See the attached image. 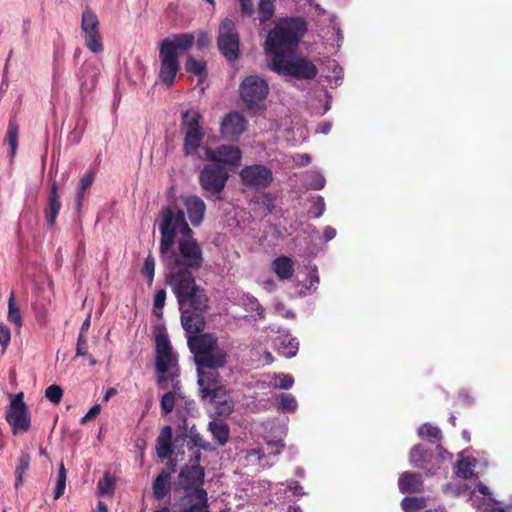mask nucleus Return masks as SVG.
<instances>
[{"instance_id":"2f4dec72","label":"nucleus","mask_w":512,"mask_h":512,"mask_svg":"<svg viewBox=\"0 0 512 512\" xmlns=\"http://www.w3.org/2000/svg\"><path fill=\"white\" fill-rule=\"evenodd\" d=\"M61 207L62 203L60 200V196L58 194V184L56 181H53L51 184L48 202L45 209V219L48 226L52 227L55 224L56 218L59 214Z\"/></svg>"},{"instance_id":"6ab92c4d","label":"nucleus","mask_w":512,"mask_h":512,"mask_svg":"<svg viewBox=\"0 0 512 512\" xmlns=\"http://www.w3.org/2000/svg\"><path fill=\"white\" fill-rule=\"evenodd\" d=\"M179 310H196L206 311L209 308L208 296L204 289L198 285L191 291L187 292L183 298L177 299Z\"/></svg>"},{"instance_id":"f257e3e1","label":"nucleus","mask_w":512,"mask_h":512,"mask_svg":"<svg viewBox=\"0 0 512 512\" xmlns=\"http://www.w3.org/2000/svg\"><path fill=\"white\" fill-rule=\"evenodd\" d=\"M307 31V25L302 18H286L279 21L269 31L265 41V50L270 61H277L295 52V49Z\"/></svg>"},{"instance_id":"a211bd4d","label":"nucleus","mask_w":512,"mask_h":512,"mask_svg":"<svg viewBox=\"0 0 512 512\" xmlns=\"http://www.w3.org/2000/svg\"><path fill=\"white\" fill-rule=\"evenodd\" d=\"M204 468L199 464L184 466L178 476V485L186 492L194 489H202L200 486L204 481Z\"/></svg>"},{"instance_id":"49530a36","label":"nucleus","mask_w":512,"mask_h":512,"mask_svg":"<svg viewBox=\"0 0 512 512\" xmlns=\"http://www.w3.org/2000/svg\"><path fill=\"white\" fill-rule=\"evenodd\" d=\"M8 320L17 328L22 326V316L20 309L16 305L14 292H11L8 300Z\"/></svg>"},{"instance_id":"2eb2a0df","label":"nucleus","mask_w":512,"mask_h":512,"mask_svg":"<svg viewBox=\"0 0 512 512\" xmlns=\"http://www.w3.org/2000/svg\"><path fill=\"white\" fill-rule=\"evenodd\" d=\"M173 512H210L208 494L205 489H194L180 499L178 508Z\"/></svg>"},{"instance_id":"8fccbe9b","label":"nucleus","mask_w":512,"mask_h":512,"mask_svg":"<svg viewBox=\"0 0 512 512\" xmlns=\"http://www.w3.org/2000/svg\"><path fill=\"white\" fill-rule=\"evenodd\" d=\"M115 481L106 473L103 479L98 481L97 490L100 495H112L114 493Z\"/></svg>"},{"instance_id":"b1692460","label":"nucleus","mask_w":512,"mask_h":512,"mask_svg":"<svg viewBox=\"0 0 512 512\" xmlns=\"http://www.w3.org/2000/svg\"><path fill=\"white\" fill-rule=\"evenodd\" d=\"M99 74V66L95 63L86 61L80 67L76 76L80 83V92L82 95L90 93L96 87Z\"/></svg>"},{"instance_id":"393cba45","label":"nucleus","mask_w":512,"mask_h":512,"mask_svg":"<svg viewBox=\"0 0 512 512\" xmlns=\"http://www.w3.org/2000/svg\"><path fill=\"white\" fill-rule=\"evenodd\" d=\"M180 373L172 372L171 374V390H168L160 401L161 409L164 414L173 411L177 398H183L182 385L179 379Z\"/></svg>"},{"instance_id":"338daca9","label":"nucleus","mask_w":512,"mask_h":512,"mask_svg":"<svg viewBox=\"0 0 512 512\" xmlns=\"http://www.w3.org/2000/svg\"><path fill=\"white\" fill-rule=\"evenodd\" d=\"M443 492L447 495L459 496L462 494L463 489L459 485L448 483L444 486Z\"/></svg>"},{"instance_id":"6e6552de","label":"nucleus","mask_w":512,"mask_h":512,"mask_svg":"<svg viewBox=\"0 0 512 512\" xmlns=\"http://www.w3.org/2000/svg\"><path fill=\"white\" fill-rule=\"evenodd\" d=\"M23 397L22 392L16 394L5 413L6 421L14 435L27 432L31 425L30 414Z\"/></svg>"},{"instance_id":"5fc2aeb1","label":"nucleus","mask_w":512,"mask_h":512,"mask_svg":"<svg viewBox=\"0 0 512 512\" xmlns=\"http://www.w3.org/2000/svg\"><path fill=\"white\" fill-rule=\"evenodd\" d=\"M306 183L310 189L320 190L325 185V178L318 172H312L308 175Z\"/></svg>"},{"instance_id":"4c0bfd02","label":"nucleus","mask_w":512,"mask_h":512,"mask_svg":"<svg viewBox=\"0 0 512 512\" xmlns=\"http://www.w3.org/2000/svg\"><path fill=\"white\" fill-rule=\"evenodd\" d=\"M95 179V173L92 170H88L83 177L80 179L79 187L76 194V211L80 212L84 199H85V192L87 189L91 187Z\"/></svg>"},{"instance_id":"864d4df0","label":"nucleus","mask_w":512,"mask_h":512,"mask_svg":"<svg viewBox=\"0 0 512 512\" xmlns=\"http://www.w3.org/2000/svg\"><path fill=\"white\" fill-rule=\"evenodd\" d=\"M62 396L63 390L59 385H50L45 390V397L54 404H58L61 401Z\"/></svg>"},{"instance_id":"ddd939ff","label":"nucleus","mask_w":512,"mask_h":512,"mask_svg":"<svg viewBox=\"0 0 512 512\" xmlns=\"http://www.w3.org/2000/svg\"><path fill=\"white\" fill-rule=\"evenodd\" d=\"M243 184L247 187L266 188L273 181L272 171L264 165L246 166L240 171Z\"/></svg>"},{"instance_id":"bb28decb","label":"nucleus","mask_w":512,"mask_h":512,"mask_svg":"<svg viewBox=\"0 0 512 512\" xmlns=\"http://www.w3.org/2000/svg\"><path fill=\"white\" fill-rule=\"evenodd\" d=\"M207 399L214 414L218 416H228L234 410V402L225 388L209 394Z\"/></svg>"},{"instance_id":"412c9836","label":"nucleus","mask_w":512,"mask_h":512,"mask_svg":"<svg viewBox=\"0 0 512 512\" xmlns=\"http://www.w3.org/2000/svg\"><path fill=\"white\" fill-rule=\"evenodd\" d=\"M181 199L191 225L194 227L200 226L206 213L204 200L197 195H186L182 196Z\"/></svg>"},{"instance_id":"9b49d317","label":"nucleus","mask_w":512,"mask_h":512,"mask_svg":"<svg viewBox=\"0 0 512 512\" xmlns=\"http://www.w3.org/2000/svg\"><path fill=\"white\" fill-rule=\"evenodd\" d=\"M81 31L85 45L91 52L100 53L103 51V42L99 32L97 15L88 8L82 13Z\"/></svg>"},{"instance_id":"c03bdc74","label":"nucleus","mask_w":512,"mask_h":512,"mask_svg":"<svg viewBox=\"0 0 512 512\" xmlns=\"http://www.w3.org/2000/svg\"><path fill=\"white\" fill-rule=\"evenodd\" d=\"M193 447H198L205 451L213 450L212 445L209 442H207L205 439H203L201 434L194 427H192L190 429L189 441H188V448L191 450Z\"/></svg>"},{"instance_id":"7ed1b4c3","label":"nucleus","mask_w":512,"mask_h":512,"mask_svg":"<svg viewBox=\"0 0 512 512\" xmlns=\"http://www.w3.org/2000/svg\"><path fill=\"white\" fill-rule=\"evenodd\" d=\"M156 225L160 232L159 251L165 253L175 245L176 237H184L187 234H194L188 225L185 213L182 209H174L171 206H163L156 218Z\"/></svg>"},{"instance_id":"58836bf2","label":"nucleus","mask_w":512,"mask_h":512,"mask_svg":"<svg viewBox=\"0 0 512 512\" xmlns=\"http://www.w3.org/2000/svg\"><path fill=\"white\" fill-rule=\"evenodd\" d=\"M476 465L474 458H465L459 460L454 466L455 474L462 479H470L474 475L473 469Z\"/></svg>"},{"instance_id":"09e8293b","label":"nucleus","mask_w":512,"mask_h":512,"mask_svg":"<svg viewBox=\"0 0 512 512\" xmlns=\"http://www.w3.org/2000/svg\"><path fill=\"white\" fill-rule=\"evenodd\" d=\"M274 14V3L272 0H260L258 4V17L264 23Z\"/></svg>"},{"instance_id":"1a4fd4ad","label":"nucleus","mask_w":512,"mask_h":512,"mask_svg":"<svg viewBox=\"0 0 512 512\" xmlns=\"http://www.w3.org/2000/svg\"><path fill=\"white\" fill-rule=\"evenodd\" d=\"M240 97L252 108L263 102L269 93L268 83L257 75L247 76L239 86Z\"/></svg>"},{"instance_id":"c9c22d12","label":"nucleus","mask_w":512,"mask_h":512,"mask_svg":"<svg viewBox=\"0 0 512 512\" xmlns=\"http://www.w3.org/2000/svg\"><path fill=\"white\" fill-rule=\"evenodd\" d=\"M271 268L280 280H288L294 273V263L292 259L284 255L277 257L272 262Z\"/></svg>"},{"instance_id":"37998d69","label":"nucleus","mask_w":512,"mask_h":512,"mask_svg":"<svg viewBox=\"0 0 512 512\" xmlns=\"http://www.w3.org/2000/svg\"><path fill=\"white\" fill-rule=\"evenodd\" d=\"M30 455L24 451L21 452L19 457V463L15 470L16 480L15 486L18 488L23 482V476L28 471L30 466Z\"/></svg>"},{"instance_id":"c85d7f7f","label":"nucleus","mask_w":512,"mask_h":512,"mask_svg":"<svg viewBox=\"0 0 512 512\" xmlns=\"http://www.w3.org/2000/svg\"><path fill=\"white\" fill-rule=\"evenodd\" d=\"M227 356V351L224 348L217 346L212 349L211 352L200 356L199 359L195 361V364L197 368L218 369L225 366Z\"/></svg>"},{"instance_id":"3c124183","label":"nucleus","mask_w":512,"mask_h":512,"mask_svg":"<svg viewBox=\"0 0 512 512\" xmlns=\"http://www.w3.org/2000/svg\"><path fill=\"white\" fill-rule=\"evenodd\" d=\"M66 487V470L64 464L61 463L57 476V483L54 489V499H59L65 491Z\"/></svg>"},{"instance_id":"f8f14e48","label":"nucleus","mask_w":512,"mask_h":512,"mask_svg":"<svg viewBox=\"0 0 512 512\" xmlns=\"http://www.w3.org/2000/svg\"><path fill=\"white\" fill-rule=\"evenodd\" d=\"M160 70L158 78L165 85L171 87L180 68L179 56L175 55L168 44L159 48Z\"/></svg>"},{"instance_id":"680f3d73","label":"nucleus","mask_w":512,"mask_h":512,"mask_svg":"<svg viewBox=\"0 0 512 512\" xmlns=\"http://www.w3.org/2000/svg\"><path fill=\"white\" fill-rule=\"evenodd\" d=\"M18 129L15 125L10 124L8 129V142L11 147V153L14 154L17 148Z\"/></svg>"},{"instance_id":"052dcab7","label":"nucleus","mask_w":512,"mask_h":512,"mask_svg":"<svg viewBox=\"0 0 512 512\" xmlns=\"http://www.w3.org/2000/svg\"><path fill=\"white\" fill-rule=\"evenodd\" d=\"M157 385L161 390H168L171 388V371L157 372Z\"/></svg>"},{"instance_id":"473e14b6","label":"nucleus","mask_w":512,"mask_h":512,"mask_svg":"<svg viewBox=\"0 0 512 512\" xmlns=\"http://www.w3.org/2000/svg\"><path fill=\"white\" fill-rule=\"evenodd\" d=\"M398 487L401 493H420L423 491V480L421 474L414 472H403L398 479Z\"/></svg>"},{"instance_id":"0e129e2a","label":"nucleus","mask_w":512,"mask_h":512,"mask_svg":"<svg viewBox=\"0 0 512 512\" xmlns=\"http://www.w3.org/2000/svg\"><path fill=\"white\" fill-rule=\"evenodd\" d=\"M312 211L314 213L315 218H319L323 215L325 211V203L324 199L321 196H318L312 206Z\"/></svg>"},{"instance_id":"f03ea898","label":"nucleus","mask_w":512,"mask_h":512,"mask_svg":"<svg viewBox=\"0 0 512 512\" xmlns=\"http://www.w3.org/2000/svg\"><path fill=\"white\" fill-rule=\"evenodd\" d=\"M160 256L170 270H198L204 262L203 250L194 238V234L179 237L175 241V245L165 253H160Z\"/></svg>"},{"instance_id":"9d476101","label":"nucleus","mask_w":512,"mask_h":512,"mask_svg":"<svg viewBox=\"0 0 512 512\" xmlns=\"http://www.w3.org/2000/svg\"><path fill=\"white\" fill-rule=\"evenodd\" d=\"M156 342V372H179L177 358L172 352V346L165 331L159 329L155 335Z\"/></svg>"},{"instance_id":"aec40b11","label":"nucleus","mask_w":512,"mask_h":512,"mask_svg":"<svg viewBox=\"0 0 512 512\" xmlns=\"http://www.w3.org/2000/svg\"><path fill=\"white\" fill-rule=\"evenodd\" d=\"M198 385L202 399H207L209 394L224 389L220 384V377L217 369L197 368Z\"/></svg>"},{"instance_id":"bf43d9fd","label":"nucleus","mask_w":512,"mask_h":512,"mask_svg":"<svg viewBox=\"0 0 512 512\" xmlns=\"http://www.w3.org/2000/svg\"><path fill=\"white\" fill-rule=\"evenodd\" d=\"M11 340L10 329L3 323H0V345L4 353Z\"/></svg>"},{"instance_id":"20e7f679","label":"nucleus","mask_w":512,"mask_h":512,"mask_svg":"<svg viewBox=\"0 0 512 512\" xmlns=\"http://www.w3.org/2000/svg\"><path fill=\"white\" fill-rule=\"evenodd\" d=\"M268 67L280 75L305 80L314 79L318 73V69L313 62L297 56L295 52L284 56L282 59H277V61H269Z\"/></svg>"},{"instance_id":"72a5a7b5","label":"nucleus","mask_w":512,"mask_h":512,"mask_svg":"<svg viewBox=\"0 0 512 512\" xmlns=\"http://www.w3.org/2000/svg\"><path fill=\"white\" fill-rule=\"evenodd\" d=\"M172 452V428L165 426L156 440V453L159 458L167 459L170 458Z\"/></svg>"},{"instance_id":"e433bc0d","label":"nucleus","mask_w":512,"mask_h":512,"mask_svg":"<svg viewBox=\"0 0 512 512\" xmlns=\"http://www.w3.org/2000/svg\"><path fill=\"white\" fill-rule=\"evenodd\" d=\"M208 430L211 432L213 439L218 445H225L230 437V429L223 420H213L208 424Z\"/></svg>"},{"instance_id":"13d9d810","label":"nucleus","mask_w":512,"mask_h":512,"mask_svg":"<svg viewBox=\"0 0 512 512\" xmlns=\"http://www.w3.org/2000/svg\"><path fill=\"white\" fill-rule=\"evenodd\" d=\"M88 356V341L86 335L79 333L76 343V355L75 357Z\"/></svg>"},{"instance_id":"39448f33","label":"nucleus","mask_w":512,"mask_h":512,"mask_svg":"<svg viewBox=\"0 0 512 512\" xmlns=\"http://www.w3.org/2000/svg\"><path fill=\"white\" fill-rule=\"evenodd\" d=\"M229 177L228 171L219 164L205 165L199 174V183L207 199L222 200V192Z\"/></svg>"},{"instance_id":"69168bd1","label":"nucleus","mask_w":512,"mask_h":512,"mask_svg":"<svg viewBox=\"0 0 512 512\" xmlns=\"http://www.w3.org/2000/svg\"><path fill=\"white\" fill-rule=\"evenodd\" d=\"M308 281H309V286L305 287L306 291L309 290L310 288H313L314 290H316L317 286H318V284L320 282L316 266L313 267L311 269V271L309 272V274H308Z\"/></svg>"},{"instance_id":"cd10ccee","label":"nucleus","mask_w":512,"mask_h":512,"mask_svg":"<svg viewBox=\"0 0 512 512\" xmlns=\"http://www.w3.org/2000/svg\"><path fill=\"white\" fill-rule=\"evenodd\" d=\"M181 324L188 336L200 333L205 328L203 313L205 311L180 310Z\"/></svg>"},{"instance_id":"0eeeda50","label":"nucleus","mask_w":512,"mask_h":512,"mask_svg":"<svg viewBox=\"0 0 512 512\" xmlns=\"http://www.w3.org/2000/svg\"><path fill=\"white\" fill-rule=\"evenodd\" d=\"M239 34L235 22L225 18L221 21L218 29L217 45L221 54L228 61H235L239 57Z\"/></svg>"},{"instance_id":"4d7b16f0","label":"nucleus","mask_w":512,"mask_h":512,"mask_svg":"<svg viewBox=\"0 0 512 512\" xmlns=\"http://www.w3.org/2000/svg\"><path fill=\"white\" fill-rule=\"evenodd\" d=\"M154 271H155V260L151 255H149L144 260V265H143V270H142V273L147 278L149 284H151L153 282Z\"/></svg>"},{"instance_id":"dca6fc26","label":"nucleus","mask_w":512,"mask_h":512,"mask_svg":"<svg viewBox=\"0 0 512 512\" xmlns=\"http://www.w3.org/2000/svg\"><path fill=\"white\" fill-rule=\"evenodd\" d=\"M246 119L239 112H229L221 122L220 133L223 139L237 140L246 130Z\"/></svg>"},{"instance_id":"6e6d98bb","label":"nucleus","mask_w":512,"mask_h":512,"mask_svg":"<svg viewBox=\"0 0 512 512\" xmlns=\"http://www.w3.org/2000/svg\"><path fill=\"white\" fill-rule=\"evenodd\" d=\"M166 300V291L164 289H159L156 291L153 301L154 314L157 317L162 316V309L165 306Z\"/></svg>"},{"instance_id":"a878e982","label":"nucleus","mask_w":512,"mask_h":512,"mask_svg":"<svg viewBox=\"0 0 512 512\" xmlns=\"http://www.w3.org/2000/svg\"><path fill=\"white\" fill-rule=\"evenodd\" d=\"M433 455L431 452L425 450L421 445H415L411 448L409 453V462L415 468L427 469V475H433L439 468V460L432 465L431 469L426 467V464L432 462Z\"/></svg>"},{"instance_id":"a18cd8bd","label":"nucleus","mask_w":512,"mask_h":512,"mask_svg":"<svg viewBox=\"0 0 512 512\" xmlns=\"http://www.w3.org/2000/svg\"><path fill=\"white\" fill-rule=\"evenodd\" d=\"M401 507L404 512H417L426 507L424 497H405L401 501Z\"/></svg>"},{"instance_id":"5701e85b","label":"nucleus","mask_w":512,"mask_h":512,"mask_svg":"<svg viewBox=\"0 0 512 512\" xmlns=\"http://www.w3.org/2000/svg\"><path fill=\"white\" fill-rule=\"evenodd\" d=\"M285 445L282 441H267L264 449H251L247 451V458L255 457L262 467H271L274 462L270 458H277L283 451Z\"/></svg>"},{"instance_id":"774afa93","label":"nucleus","mask_w":512,"mask_h":512,"mask_svg":"<svg viewBox=\"0 0 512 512\" xmlns=\"http://www.w3.org/2000/svg\"><path fill=\"white\" fill-rule=\"evenodd\" d=\"M100 409H101V406L99 404H96L94 406H92L88 412L81 418L80 422L81 424H84L86 423L88 420L94 418L95 416H97L100 412Z\"/></svg>"},{"instance_id":"ea45409f","label":"nucleus","mask_w":512,"mask_h":512,"mask_svg":"<svg viewBox=\"0 0 512 512\" xmlns=\"http://www.w3.org/2000/svg\"><path fill=\"white\" fill-rule=\"evenodd\" d=\"M257 210L264 216L273 212L275 207V199L270 193H262L254 200Z\"/></svg>"},{"instance_id":"4468645a","label":"nucleus","mask_w":512,"mask_h":512,"mask_svg":"<svg viewBox=\"0 0 512 512\" xmlns=\"http://www.w3.org/2000/svg\"><path fill=\"white\" fill-rule=\"evenodd\" d=\"M192 269H174L167 276V282L172 288L176 299L183 298L185 294L197 286Z\"/></svg>"},{"instance_id":"7c9ffc66","label":"nucleus","mask_w":512,"mask_h":512,"mask_svg":"<svg viewBox=\"0 0 512 512\" xmlns=\"http://www.w3.org/2000/svg\"><path fill=\"white\" fill-rule=\"evenodd\" d=\"M195 43V36L193 33H179L173 34L170 37L165 38L160 47L163 49L165 44L171 47V50L175 55L179 56V51L189 50Z\"/></svg>"},{"instance_id":"4be33fe9","label":"nucleus","mask_w":512,"mask_h":512,"mask_svg":"<svg viewBox=\"0 0 512 512\" xmlns=\"http://www.w3.org/2000/svg\"><path fill=\"white\" fill-rule=\"evenodd\" d=\"M217 341V337L211 333L188 336L187 343L190 351L194 355V361L217 347Z\"/></svg>"},{"instance_id":"a19ab883","label":"nucleus","mask_w":512,"mask_h":512,"mask_svg":"<svg viewBox=\"0 0 512 512\" xmlns=\"http://www.w3.org/2000/svg\"><path fill=\"white\" fill-rule=\"evenodd\" d=\"M294 384V378L290 374L279 373L270 377L268 385L275 389H290Z\"/></svg>"},{"instance_id":"de8ad7c7","label":"nucleus","mask_w":512,"mask_h":512,"mask_svg":"<svg viewBox=\"0 0 512 512\" xmlns=\"http://www.w3.org/2000/svg\"><path fill=\"white\" fill-rule=\"evenodd\" d=\"M185 66L187 72L196 76L204 77L206 74V63L203 60H196L192 56H188Z\"/></svg>"},{"instance_id":"79ce46f5","label":"nucleus","mask_w":512,"mask_h":512,"mask_svg":"<svg viewBox=\"0 0 512 512\" xmlns=\"http://www.w3.org/2000/svg\"><path fill=\"white\" fill-rule=\"evenodd\" d=\"M418 435L421 438L429 440L431 443H437L442 438L441 430L437 426H432L428 423L423 424L418 429Z\"/></svg>"},{"instance_id":"e2e57ef3","label":"nucleus","mask_w":512,"mask_h":512,"mask_svg":"<svg viewBox=\"0 0 512 512\" xmlns=\"http://www.w3.org/2000/svg\"><path fill=\"white\" fill-rule=\"evenodd\" d=\"M83 130H84L83 127H80L79 124H77L75 129L69 133V135L67 137V141L71 145L78 144L81 141V139H82Z\"/></svg>"},{"instance_id":"f704fd0d","label":"nucleus","mask_w":512,"mask_h":512,"mask_svg":"<svg viewBox=\"0 0 512 512\" xmlns=\"http://www.w3.org/2000/svg\"><path fill=\"white\" fill-rule=\"evenodd\" d=\"M171 475L172 471L163 469L153 481L152 490L156 499L161 500L169 493L171 489Z\"/></svg>"},{"instance_id":"c756f323","label":"nucleus","mask_w":512,"mask_h":512,"mask_svg":"<svg viewBox=\"0 0 512 512\" xmlns=\"http://www.w3.org/2000/svg\"><path fill=\"white\" fill-rule=\"evenodd\" d=\"M274 345L279 354L286 358L294 357L299 349L298 340L288 331H282L274 340Z\"/></svg>"},{"instance_id":"603ef678","label":"nucleus","mask_w":512,"mask_h":512,"mask_svg":"<svg viewBox=\"0 0 512 512\" xmlns=\"http://www.w3.org/2000/svg\"><path fill=\"white\" fill-rule=\"evenodd\" d=\"M297 400L291 394H281L279 396V408L287 412H295L297 409Z\"/></svg>"},{"instance_id":"f3484780","label":"nucleus","mask_w":512,"mask_h":512,"mask_svg":"<svg viewBox=\"0 0 512 512\" xmlns=\"http://www.w3.org/2000/svg\"><path fill=\"white\" fill-rule=\"evenodd\" d=\"M205 154L206 158L210 161L223 163L232 167H238L242 160L241 150L231 145H221L215 150L206 148Z\"/></svg>"},{"instance_id":"423d86ee","label":"nucleus","mask_w":512,"mask_h":512,"mask_svg":"<svg viewBox=\"0 0 512 512\" xmlns=\"http://www.w3.org/2000/svg\"><path fill=\"white\" fill-rule=\"evenodd\" d=\"M201 115L194 110L182 113V127L184 129V152L193 155L197 152L204 138V132L200 125Z\"/></svg>"}]
</instances>
